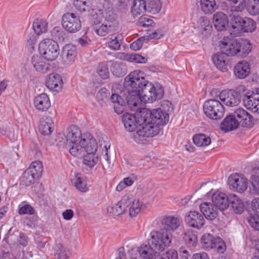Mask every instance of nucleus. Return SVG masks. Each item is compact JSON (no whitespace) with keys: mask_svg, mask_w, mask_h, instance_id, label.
Listing matches in <instances>:
<instances>
[{"mask_svg":"<svg viewBox=\"0 0 259 259\" xmlns=\"http://www.w3.org/2000/svg\"><path fill=\"white\" fill-rule=\"evenodd\" d=\"M221 52L214 54L212 60L214 65L220 70L226 72L229 65V56H237L241 58L246 57L251 51V47L247 40H237L224 37L220 42Z\"/></svg>","mask_w":259,"mask_h":259,"instance_id":"obj_1","label":"nucleus"},{"mask_svg":"<svg viewBox=\"0 0 259 259\" xmlns=\"http://www.w3.org/2000/svg\"><path fill=\"white\" fill-rule=\"evenodd\" d=\"M144 73L140 70H137L131 72L124 78L123 83L124 90L127 95L125 96L126 103L128 107L134 110L138 105V93L140 89L143 88L148 82V80L144 78Z\"/></svg>","mask_w":259,"mask_h":259,"instance_id":"obj_2","label":"nucleus"},{"mask_svg":"<svg viewBox=\"0 0 259 259\" xmlns=\"http://www.w3.org/2000/svg\"><path fill=\"white\" fill-rule=\"evenodd\" d=\"M152 114L150 117L139 125L137 131V135L139 137H153L157 135L160 131L159 125L166 124L169 121V115L160 108L150 110Z\"/></svg>","mask_w":259,"mask_h":259,"instance_id":"obj_3","label":"nucleus"},{"mask_svg":"<svg viewBox=\"0 0 259 259\" xmlns=\"http://www.w3.org/2000/svg\"><path fill=\"white\" fill-rule=\"evenodd\" d=\"M172 238V234L169 230L162 228L151 232L148 244H151L154 250L160 252L170 245Z\"/></svg>","mask_w":259,"mask_h":259,"instance_id":"obj_4","label":"nucleus"},{"mask_svg":"<svg viewBox=\"0 0 259 259\" xmlns=\"http://www.w3.org/2000/svg\"><path fill=\"white\" fill-rule=\"evenodd\" d=\"M152 114L150 110L144 108L137 112L135 115L125 113L123 114L122 121L126 131L132 132L137 128V124L140 125L141 123L146 120L147 118L150 117Z\"/></svg>","mask_w":259,"mask_h":259,"instance_id":"obj_5","label":"nucleus"},{"mask_svg":"<svg viewBox=\"0 0 259 259\" xmlns=\"http://www.w3.org/2000/svg\"><path fill=\"white\" fill-rule=\"evenodd\" d=\"M164 94L162 87L156 89L155 87L148 81L137 94L138 96V104L140 100L145 103H152L156 100L160 99Z\"/></svg>","mask_w":259,"mask_h":259,"instance_id":"obj_6","label":"nucleus"},{"mask_svg":"<svg viewBox=\"0 0 259 259\" xmlns=\"http://www.w3.org/2000/svg\"><path fill=\"white\" fill-rule=\"evenodd\" d=\"M39 51L44 59L50 61L55 60L60 53L59 46L53 39L42 40L39 44Z\"/></svg>","mask_w":259,"mask_h":259,"instance_id":"obj_7","label":"nucleus"},{"mask_svg":"<svg viewBox=\"0 0 259 259\" xmlns=\"http://www.w3.org/2000/svg\"><path fill=\"white\" fill-rule=\"evenodd\" d=\"M203 111L206 116L213 120L221 119L225 113L222 104L218 100L209 99L203 104Z\"/></svg>","mask_w":259,"mask_h":259,"instance_id":"obj_8","label":"nucleus"},{"mask_svg":"<svg viewBox=\"0 0 259 259\" xmlns=\"http://www.w3.org/2000/svg\"><path fill=\"white\" fill-rule=\"evenodd\" d=\"M62 24L68 32L75 33L81 28V21L73 13H66L62 17Z\"/></svg>","mask_w":259,"mask_h":259,"instance_id":"obj_9","label":"nucleus"},{"mask_svg":"<svg viewBox=\"0 0 259 259\" xmlns=\"http://www.w3.org/2000/svg\"><path fill=\"white\" fill-rule=\"evenodd\" d=\"M203 247L207 249H214L219 253H223L226 248L224 241L220 237H214L209 234L202 237Z\"/></svg>","mask_w":259,"mask_h":259,"instance_id":"obj_10","label":"nucleus"},{"mask_svg":"<svg viewBox=\"0 0 259 259\" xmlns=\"http://www.w3.org/2000/svg\"><path fill=\"white\" fill-rule=\"evenodd\" d=\"M220 100L226 106L234 107L237 106L241 101L240 94L235 90H224L219 95Z\"/></svg>","mask_w":259,"mask_h":259,"instance_id":"obj_11","label":"nucleus"},{"mask_svg":"<svg viewBox=\"0 0 259 259\" xmlns=\"http://www.w3.org/2000/svg\"><path fill=\"white\" fill-rule=\"evenodd\" d=\"M228 185L231 189L242 193L247 189L248 181L245 177L236 173L229 177Z\"/></svg>","mask_w":259,"mask_h":259,"instance_id":"obj_12","label":"nucleus"},{"mask_svg":"<svg viewBox=\"0 0 259 259\" xmlns=\"http://www.w3.org/2000/svg\"><path fill=\"white\" fill-rule=\"evenodd\" d=\"M110 12L105 13L104 16L105 20L107 21L106 24H103L98 27L96 26L94 29L96 32L100 36H104L106 35L109 33H112L117 29V26L116 22H112L114 20L113 17H111Z\"/></svg>","mask_w":259,"mask_h":259,"instance_id":"obj_13","label":"nucleus"},{"mask_svg":"<svg viewBox=\"0 0 259 259\" xmlns=\"http://www.w3.org/2000/svg\"><path fill=\"white\" fill-rule=\"evenodd\" d=\"M239 126L251 127L253 125V117L250 113L242 108L236 109L233 113Z\"/></svg>","mask_w":259,"mask_h":259,"instance_id":"obj_14","label":"nucleus"},{"mask_svg":"<svg viewBox=\"0 0 259 259\" xmlns=\"http://www.w3.org/2000/svg\"><path fill=\"white\" fill-rule=\"evenodd\" d=\"M186 223L192 228L200 229L205 224L203 214L197 211H191L185 217Z\"/></svg>","mask_w":259,"mask_h":259,"instance_id":"obj_15","label":"nucleus"},{"mask_svg":"<svg viewBox=\"0 0 259 259\" xmlns=\"http://www.w3.org/2000/svg\"><path fill=\"white\" fill-rule=\"evenodd\" d=\"M80 144L83 149V153H93L97 150L98 146L96 140L89 134L84 135L80 140Z\"/></svg>","mask_w":259,"mask_h":259,"instance_id":"obj_16","label":"nucleus"},{"mask_svg":"<svg viewBox=\"0 0 259 259\" xmlns=\"http://www.w3.org/2000/svg\"><path fill=\"white\" fill-rule=\"evenodd\" d=\"M131 204L128 197L124 196L117 203L112 205L107 208L108 211L115 215L123 214Z\"/></svg>","mask_w":259,"mask_h":259,"instance_id":"obj_17","label":"nucleus"},{"mask_svg":"<svg viewBox=\"0 0 259 259\" xmlns=\"http://www.w3.org/2000/svg\"><path fill=\"white\" fill-rule=\"evenodd\" d=\"M62 79L57 73L50 74L46 79V85L51 90L59 92L62 89Z\"/></svg>","mask_w":259,"mask_h":259,"instance_id":"obj_18","label":"nucleus"},{"mask_svg":"<svg viewBox=\"0 0 259 259\" xmlns=\"http://www.w3.org/2000/svg\"><path fill=\"white\" fill-rule=\"evenodd\" d=\"M212 202L217 208L224 210L229 206V197L223 193L216 192L212 196Z\"/></svg>","mask_w":259,"mask_h":259,"instance_id":"obj_19","label":"nucleus"},{"mask_svg":"<svg viewBox=\"0 0 259 259\" xmlns=\"http://www.w3.org/2000/svg\"><path fill=\"white\" fill-rule=\"evenodd\" d=\"M33 103L36 109L41 112L47 111L51 106L49 98L45 93L37 96L33 100Z\"/></svg>","mask_w":259,"mask_h":259,"instance_id":"obj_20","label":"nucleus"},{"mask_svg":"<svg viewBox=\"0 0 259 259\" xmlns=\"http://www.w3.org/2000/svg\"><path fill=\"white\" fill-rule=\"evenodd\" d=\"M45 60L42 56L38 55H33L31 58V63L35 70L42 73H47L51 69L50 64L46 63Z\"/></svg>","mask_w":259,"mask_h":259,"instance_id":"obj_21","label":"nucleus"},{"mask_svg":"<svg viewBox=\"0 0 259 259\" xmlns=\"http://www.w3.org/2000/svg\"><path fill=\"white\" fill-rule=\"evenodd\" d=\"M200 209L203 215L208 220H213L218 215L217 208L213 203L204 202L200 205Z\"/></svg>","mask_w":259,"mask_h":259,"instance_id":"obj_22","label":"nucleus"},{"mask_svg":"<svg viewBox=\"0 0 259 259\" xmlns=\"http://www.w3.org/2000/svg\"><path fill=\"white\" fill-rule=\"evenodd\" d=\"M140 256L143 259H158L160 255L158 251L154 250L151 244L142 245L138 250Z\"/></svg>","mask_w":259,"mask_h":259,"instance_id":"obj_23","label":"nucleus"},{"mask_svg":"<svg viewBox=\"0 0 259 259\" xmlns=\"http://www.w3.org/2000/svg\"><path fill=\"white\" fill-rule=\"evenodd\" d=\"M243 18L239 15H233L230 19L231 25V34L234 36H237L241 33L243 27Z\"/></svg>","mask_w":259,"mask_h":259,"instance_id":"obj_24","label":"nucleus"},{"mask_svg":"<svg viewBox=\"0 0 259 259\" xmlns=\"http://www.w3.org/2000/svg\"><path fill=\"white\" fill-rule=\"evenodd\" d=\"M65 137L68 142L75 143L81 139V133L77 126L72 125L67 128Z\"/></svg>","mask_w":259,"mask_h":259,"instance_id":"obj_25","label":"nucleus"},{"mask_svg":"<svg viewBox=\"0 0 259 259\" xmlns=\"http://www.w3.org/2000/svg\"><path fill=\"white\" fill-rule=\"evenodd\" d=\"M250 65L245 61L238 62L234 67V72L235 76L239 78L243 79L248 75L250 72Z\"/></svg>","mask_w":259,"mask_h":259,"instance_id":"obj_26","label":"nucleus"},{"mask_svg":"<svg viewBox=\"0 0 259 259\" xmlns=\"http://www.w3.org/2000/svg\"><path fill=\"white\" fill-rule=\"evenodd\" d=\"M239 126L233 114L227 116L220 125L221 129L225 132H228L237 129Z\"/></svg>","mask_w":259,"mask_h":259,"instance_id":"obj_27","label":"nucleus"},{"mask_svg":"<svg viewBox=\"0 0 259 259\" xmlns=\"http://www.w3.org/2000/svg\"><path fill=\"white\" fill-rule=\"evenodd\" d=\"M213 23L218 31L225 30L228 23L227 15L223 12L217 13L213 15Z\"/></svg>","mask_w":259,"mask_h":259,"instance_id":"obj_28","label":"nucleus"},{"mask_svg":"<svg viewBox=\"0 0 259 259\" xmlns=\"http://www.w3.org/2000/svg\"><path fill=\"white\" fill-rule=\"evenodd\" d=\"M54 127V122L52 118L46 117L42 118L40 121L39 131L42 135L48 136L52 133Z\"/></svg>","mask_w":259,"mask_h":259,"instance_id":"obj_29","label":"nucleus"},{"mask_svg":"<svg viewBox=\"0 0 259 259\" xmlns=\"http://www.w3.org/2000/svg\"><path fill=\"white\" fill-rule=\"evenodd\" d=\"M123 93L124 99L116 94H112L110 97V100L112 102L116 104V105H114V109L115 112L118 114L122 113L125 104V101H126L125 96L127 95V94H126V92H123Z\"/></svg>","mask_w":259,"mask_h":259,"instance_id":"obj_30","label":"nucleus"},{"mask_svg":"<svg viewBox=\"0 0 259 259\" xmlns=\"http://www.w3.org/2000/svg\"><path fill=\"white\" fill-rule=\"evenodd\" d=\"M162 225L165 226L168 229L175 231L181 225V222L179 218L173 216H166L162 218L161 221Z\"/></svg>","mask_w":259,"mask_h":259,"instance_id":"obj_31","label":"nucleus"},{"mask_svg":"<svg viewBox=\"0 0 259 259\" xmlns=\"http://www.w3.org/2000/svg\"><path fill=\"white\" fill-rule=\"evenodd\" d=\"M229 204H230L236 213L240 214L243 212L244 205L241 199L235 194L229 196Z\"/></svg>","mask_w":259,"mask_h":259,"instance_id":"obj_32","label":"nucleus"},{"mask_svg":"<svg viewBox=\"0 0 259 259\" xmlns=\"http://www.w3.org/2000/svg\"><path fill=\"white\" fill-rule=\"evenodd\" d=\"M146 12L145 0H134L131 8V13L134 17H138Z\"/></svg>","mask_w":259,"mask_h":259,"instance_id":"obj_33","label":"nucleus"},{"mask_svg":"<svg viewBox=\"0 0 259 259\" xmlns=\"http://www.w3.org/2000/svg\"><path fill=\"white\" fill-rule=\"evenodd\" d=\"M55 259H68L71 253L69 248L62 243H58L55 247Z\"/></svg>","mask_w":259,"mask_h":259,"instance_id":"obj_34","label":"nucleus"},{"mask_svg":"<svg viewBox=\"0 0 259 259\" xmlns=\"http://www.w3.org/2000/svg\"><path fill=\"white\" fill-rule=\"evenodd\" d=\"M76 49L72 45H67L63 48L62 55L67 63L74 61L76 56Z\"/></svg>","mask_w":259,"mask_h":259,"instance_id":"obj_35","label":"nucleus"},{"mask_svg":"<svg viewBox=\"0 0 259 259\" xmlns=\"http://www.w3.org/2000/svg\"><path fill=\"white\" fill-rule=\"evenodd\" d=\"M72 183L76 189L81 192H86L89 190L87 178L80 174L76 175Z\"/></svg>","mask_w":259,"mask_h":259,"instance_id":"obj_36","label":"nucleus"},{"mask_svg":"<svg viewBox=\"0 0 259 259\" xmlns=\"http://www.w3.org/2000/svg\"><path fill=\"white\" fill-rule=\"evenodd\" d=\"M117 58L124 59L130 62H134L137 63H146L147 59L138 54H132L126 55L124 53H118Z\"/></svg>","mask_w":259,"mask_h":259,"instance_id":"obj_37","label":"nucleus"},{"mask_svg":"<svg viewBox=\"0 0 259 259\" xmlns=\"http://www.w3.org/2000/svg\"><path fill=\"white\" fill-rule=\"evenodd\" d=\"M200 8L201 10L206 14H210L218 8L215 0H200Z\"/></svg>","mask_w":259,"mask_h":259,"instance_id":"obj_38","label":"nucleus"},{"mask_svg":"<svg viewBox=\"0 0 259 259\" xmlns=\"http://www.w3.org/2000/svg\"><path fill=\"white\" fill-rule=\"evenodd\" d=\"M111 71L114 75L117 77H122L126 74L127 68L124 64L115 62L112 64Z\"/></svg>","mask_w":259,"mask_h":259,"instance_id":"obj_39","label":"nucleus"},{"mask_svg":"<svg viewBox=\"0 0 259 259\" xmlns=\"http://www.w3.org/2000/svg\"><path fill=\"white\" fill-rule=\"evenodd\" d=\"M146 3V12L151 14H156L161 8L160 0H145Z\"/></svg>","mask_w":259,"mask_h":259,"instance_id":"obj_40","label":"nucleus"},{"mask_svg":"<svg viewBox=\"0 0 259 259\" xmlns=\"http://www.w3.org/2000/svg\"><path fill=\"white\" fill-rule=\"evenodd\" d=\"M48 23L46 20L41 19H36L33 23V28L37 35H40L47 30Z\"/></svg>","mask_w":259,"mask_h":259,"instance_id":"obj_41","label":"nucleus"},{"mask_svg":"<svg viewBox=\"0 0 259 259\" xmlns=\"http://www.w3.org/2000/svg\"><path fill=\"white\" fill-rule=\"evenodd\" d=\"M194 143L199 147L209 145L211 143L209 137L203 134L195 135L193 138Z\"/></svg>","mask_w":259,"mask_h":259,"instance_id":"obj_42","label":"nucleus"},{"mask_svg":"<svg viewBox=\"0 0 259 259\" xmlns=\"http://www.w3.org/2000/svg\"><path fill=\"white\" fill-rule=\"evenodd\" d=\"M73 5L75 9L80 12L89 11L91 8V0H74Z\"/></svg>","mask_w":259,"mask_h":259,"instance_id":"obj_43","label":"nucleus"},{"mask_svg":"<svg viewBox=\"0 0 259 259\" xmlns=\"http://www.w3.org/2000/svg\"><path fill=\"white\" fill-rule=\"evenodd\" d=\"M241 30L242 32H252L256 28V22L252 19L248 17H244Z\"/></svg>","mask_w":259,"mask_h":259,"instance_id":"obj_44","label":"nucleus"},{"mask_svg":"<svg viewBox=\"0 0 259 259\" xmlns=\"http://www.w3.org/2000/svg\"><path fill=\"white\" fill-rule=\"evenodd\" d=\"M257 92L255 91V90L252 91V94L250 95H245L243 98V103L244 106L249 110H253V104L255 101L257 100Z\"/></svg>","mask_w":259,"mask_h":259,"instance_id":"obj_45","label":"nucleus"},{"mask_svg":"<svg viewBox=\"0 0 259 259\" xmlns=\"http://www.w3.org/2000/svg\"><path fill=\"white\" fill-rule=\"evenodd\" d=\"M38 178V177H35L34 173L27 169L23 174L21 183L22 185L28 186L33 184L35 180Z\"/></svg>","mask_w":259,"mask_h":259,"instance_id":"obj_46","label":"nucleus"},{"mask_svg":"<svg viewBox=\"0 0 259 259\" xmlns=\"http://www.w3.org/2000/svg\"><path fill=\"white\" fill-rule=\"evenodd\" d=\"M143 204V202L139 199H135L129 209L130 216L132 218L136 217L141 211Z\"/></svg>","mask_w":259,"mask_h":259,"instance_id":"obj_47","label":"nucleus"},{"mask_svg":"<svg viewBox=\"0 0 259 259\" xmlns=\"http://www.w3.org/2000/svg\"><path fill=\"white\" fill-rule=\"evenodd\" d=\"M98 161V156L96 152L87 153L83 157V163L90 167L94 166Z\"/></svg>","mask_w":259,"mask_h":259,"instance_id":"obj_48","label":"nucleus"},{"mask_svg":"<svg viewBox=\"0 0 259 259\" xmlns=\"http://www.w3.org/2000/svg\"><path fill=\"white\" fill-rule=\"evenodd\" d=\"M27 169L34 173L35 177L39 178L42 172V163L40 160L34 161L31 163Z\"/></svg>","mask_w":259,"mask_h":259,"instance_id":"obj_49","label":"nucleus"},{"mask_svg":"<svg viewBox=\"0 0 259 259\" xmlns=\"http://www.w3.org/2000/svg\"><path fill=\"white\" fill-rule=\"evenodd\" d=\"M250 181L253 190L256 195H259V168H255L253 170Z\"/></svg>","mask_w":259,"mask_h":259,"instance_id":"obj_50","label":"nucleus"},{"mask_svg":"<svg viewBox=\"0 0 259 259\" xmlns=\"http://www.w3.org/2000/svg\"><path fill=\"white\" fill-rule=\"evenodd\" d=\"M51 35L53 40L62 42L65 37V33L60 27H55L51 31Z\"/></svg>","mask_w":259,"mask_h":259,"instance_id":"obj_51","label":"nucleus"},{"mask_svg":"<svg viewBox=\"0 0 259 259\" xmlns=\"http://www.w3.org/2000/svg\"><path fill=\"white\" fill-rule=\"evenodd\" d=\"M245 7L248 13L251 15L259 14V0H248Z\"/></svg>","mask_w":259,"mask_h":259,"instance_id":"obj_52","label":"nucleus"},{"mask_svg":"<svg viewBox=\"0 0 259 259\" xmlns=\"http://www.w3.org/2000/svg\"><path fill=\"white\" fill-rule=\"evenodd\" d=\"M122 35L119 34L116 36L110 38V40L108 42V47L112 50H118L121 45Z\"/></svg>","mask_w":259,"mask_h":259,"instance_id":"obj_53","label":"nucleus"},{"mask_svg":"<svg viewBox=\"0 0 259 259\" xmlns=\"http://www.w3.org/2000/svg\"><path fill=\"white\" fill-rule=\"evenodd\" d=\"M200 28L202 31H206L207 33H210L212 29L211 22L206 17H201L199 19Z\"/></svg>","mask_w":259,"mask_h":259,"instance_id":"obj_54","label":"nucleus"},{"mask_svg":"<svg viewBox=\"0 0 259 259\" xmlns=\"http://www.w3.org/2000/svg\"><path fill=\"white\" fill-rule=\"evenodd\" d=\"M73 145L69 149L70 154L74 156H79L83 155V149L81 146L80 141L75 143H73Z\"/></svg>","mask_w":259,"mask_h":259,"instance_id":"obj_55","label":"nucleus"},{"mask_svg":"<svg viewBox=\"0 0 259 259\" xmlns=\"http://www.w3.org/2000/svg\"><path fill=\"white\" fill-rule=\"evenodd\" d=\"M184 239L186 243L190 246H195L197 242V238L192 232H188L185 233Z\"/></svg>","mask_w":259,"mask_h":259,"instance_id":"obj_56","label":"nucleus"},{"mask_svg":"<svg viewBox=\"0 0 259 259\" xmlns=\"http://www.w3.org/2000/svg\"><path fill=\"white\" fill-rule=\"evenodd\" d=\"M248 222L250 226L255 230L259 231V216L250 214L248 218Z\"/></svg>","mask_w":259,"mask_h":259,"instance_id":"obj_57","label":"nucleus"},{"mask_svg":"<svg viewBox=\"0 0 259 259\" xmlns=\"http://www.w3.org/2000/svg\"><path fill=\"white\" fill-rule=\"evenodd\" d=\"M97 72L100 76L103 79H106L109 77V72L107 65H100L98 68Z\"/></svg>","mask_w":259,"mask_h":259,"instance_id":"obj_58","label":"nucleus"},{"mask_svg":"<svg viewBox=\"0 0 259 259\" xmlns=\"http://www.w3.org/2000/svg\"><path fill=\"white\" fill-rule=\"evenodd\" d=\"M35 212L34 209L30 205L25 204L20 207L19 210L20 214H27L29 215L33 214Z\"/></svg>","mask_w":259,"mask_h":259,"instance_id":"obj_59","label":"nucleus"},{"mask_svg":"<svg viewBox=\"0 0 259 259\" xmlns=\"http://www.w3.org/2000/svg\"><path fill=\"white\" fill-rule=\"evenodd\" d=\"M109 95V92L106 89H101L97 93V97L98 100L103 101L105 102V100L108 99Z\"/></svg>","mask_w":259,"mask_h":259,"instance_id":"obj_60","label":"nucleus"},{"mask_svg":"<svg viewBox=\"0 0 259 259\" xmlns=\"http://www.w3.org/2000/svg\"><path fill=\"white\" fill-rule=\"evenodd\" d=\"M153 23V21L151 19L145 17H141L138 21L137 24L139 26L146 27L152 25Z\"/></svg>","mask_w":259,"mask_h":259,"instance_id":"obj_61","label":"nucleus"},{"mask_svg":"<svg viewBox=\"0 0 259 259\" xmlns=\"http://www.w3.org/2000/svg\"><path fill=\"white\" fill-rule=\"evenodd\" d=\"M143 43L142 38H140L131 44L130 48L135 51L139 50L142 47Z\"/></svg>","mask_w":259,"mask_h":259,"instance_id":"obj_62","label":"nucleus"},{"mask_svg":"<svg viewBox=\"0 0 259 259\" xmlns=\"http://www.w3.org/2000/svg\"><path fill=\"white\" fill-rule=\"evenodd\" d=\"M251 206L254 214L259 216V198L254 199L252 201Z\"/></svg>","mask_w":259,"mask_h":259,"instance_id":"obj_63","label":"nucleus"},{"mask_svg":"<svg viewBox=\"0 0 259 259\" xmlns=\"http://www.w3.org/2000/svg\"><path fill=\"white\" fill-rule=\"evenodd\" d=\"M19 244L23 246H26L28 244V237L24 233H20L18 238Z\"/></svg>","mask_w":259,"mask_h":259,"instance_id":"obj_64","label":"nucleus"}]
</instances>
